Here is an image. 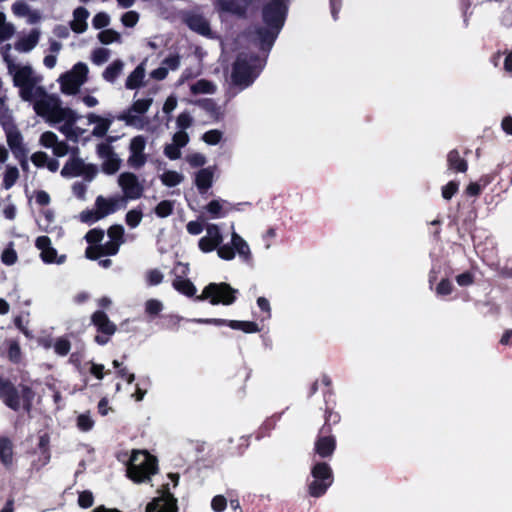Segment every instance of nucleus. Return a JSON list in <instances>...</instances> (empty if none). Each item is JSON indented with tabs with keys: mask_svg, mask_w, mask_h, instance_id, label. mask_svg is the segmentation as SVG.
<instances>
[{
	"mask_svg": "<svg viewBox=\"0 0 512 512\" xmlns=\"http://www.w3.org/2000/svg\"><path fill=\"white\" fill-rule=\"evenodd\" d=\"M323 409L324 423L319 428L314 443V452L322 459L331 458L336 450L337 441L332 434V427L341 421L340 413L335 410V405L326 400V407Z\"/></svg>",
	"mask_w": 512,
	"mask_h": 512,
	"instance_id": "1",
	"label": "nucleus"
},
{
	"mask_svg": "<svg viewBox=\"0 0 512 512\" xmlns=\"http://www.w3.org/2000/svg\"><path fill=\"white\" fill-rule=\"evenodd\" d=\"M34 398L35 392L30 386L20 384L18 390L9 378L0 376V399L11 410L19 411L22 401L23 410L29 413L32 410Z\"/></svg>",
	"mask_w": 512,
	"mask_h": 512,
	"instance_id": "2",
	"label": "nucleus"
},
{
	"mask_svg": "<svg viewBox=\"0 0 512 512\" xmlns=\"http://www.w3.org/2000/svg\"><path fill=\"white\" fill-rule=\"evenodd\" d=\"M158 460L148 451L134 450L127 464V476L140 484L151 480L158 473Z\"/></svg>",
	"mask_w": 512,
	"mask_h": 512,
	"instance_id": "3",
	"label": "nucleus"
},
{
	"mask_svg": "<svg viewBox=\"0 0 512 512\" xmlns=\"http://www.w3.org/2000/svg\"><path fill=\"white\" fill-rule=\"evenodd\" d=\"M261 59L255 53H239L232 66L231 80L236 86H250L259 74Z\"/></svg>",
	"mask_w": 512,
	"mask_h": 512,
	"instance_id": "4",
	"label": "nucleus"
},
{
	"mask_svg": "<svg viewBox=\"0 0 512 512\" xmlns=\"http://www.w3.org/2000/svg\"><path fill=\"white\" fill-rule=\"evenodd\" d=\"M310 474L313 480L307 485L308 494L314 498L322 497L334 482L331 466L325 461H317L312 465Z\"/></svg>",
	"mask_w": 512,
	"mask_h": 512,
	"instance_id": "5",
	"label": "nucleus"
},
{
	"mask_svg": "<svg viewBox=\"0 0 512 512\" xmlns=\"http://www.w3.org/2000/svg\"><path fill=\"white\" fill-rule=\"evenodd\" d=\"M237 294L238 290L226 282H211L204 287L202 293L197 295L195 300L199 302L208 300L214 306L220 304L229 306L235 303Z\"/></svg>",
	"mask_w": 512,
	"mask_h": 512,
	"instance_id": "6",
	"label": "nucleus"
},
{
	"mask_svg": "<svg viewBox=\"0 0 512 512\" xmlns=\"http://www.w3.org/2000/svg\"><path fill=\"white\" fill-rule=\"evenodd\" d=\"M289 0H271L262 7V20L266 26L281 30L288 13Z\"/></svg>",
	"mask_w": 512,
	"mask_h": 512,
	"instance_id": "7",
	"label": "nucleus"
},
{
	"mask_svg": "<svg viewBox=\"0 0 512 512\" xmlns=\"http://www.w3.org/2000/svg\"><path fill=\"white\" fill-rule=\"evenodd\" d=\"M91 324L97 332L94 341L101 346L106 345L117 331L116 324L109 319L103 310H96L91 315Z\"/></svg>",
	"mask_w": 512,
	"mask_h": 512,
	"instance_id": "8",
	"label": "nucleus"
},
{
	"mask_svg": "<svg viewBox=\"0 0 512 512\" xmlns=\"http://www.w3.org/2000/svg\"><path fill=\"white\" fill-rule=\"evenodd\" d=\"M98 173L94 164H86L79 157H71L63 166L60 174L64 178L83 176L86 181H92Z\"/></svg>",
	"mask_w": 512,
	"mask_h": 512,
	"instance_id": "9",
	"label": "nucleus"
},
{
	"mask_svg": "<svg viewBox=\"0 0 512 512\" xmlns=\"http://www.w3.org/2000/svg\"><path fill=\"white\" fill-rule=\"evenodd\" d=\"M162 495L154 498L146 506V512H178L177 499L169 491L168 484L163 485Z\"/></svg>",
	"mask_w": 512,
	"mask_h": 512,
	"instance_id": "10",
	"label": "nucleus"
},
{
	"mask_svg": "<svg viewBox=\"0 0 512 512\" xmlns=\"http://www.w3.org/2000/svg\"><path fill=\"white\" fill-rule=\"evenodd\" d=\"M151 104V98L138 99L133 102V104L127 111H124L122 114H120L118 116V119L124 121L128 126L142 128L144 125L143 119L140 116L133 115L132 113L134 112L143 115L148 111Z\"/></svg>",
	"mask_w": 512,
	"mask_h": 512,
	"instance_id": "11",
	"label": "nucleus"
},
{
	"mask_svg": "<svg viewBox=\"0 0 512 512\" xmlns=\"http://www.w3.org/2000/svg\"><path fill=\"white\" fill-rule=\"evenodd\" d=\"M193 321L214 326H228L233 330H241L247 334L257 333L260 331L258 324L253 321L228 320L221 318H199L194 319Z\"/></svg>",
	"mask_w": 512,
	"mask_h": 512,
	"instance_id": "12",
	"label": "nucleus"
},
{
	"mask_svg": "<svg viewBox=\"0 0 512 512\" xmlns=\"http://www.w3.org/2000/svg\"><path fill=\"white\" fill-rule=\"evenodd\" d=\"M118 184L121 187L124 198L139 199L143 195L144 187L138 177L132 172H123L118 177Z\"/></svg>",
	"mask_w": 512,
	"mask_h": 512,
	"instance_id": "13",
	"label": "nucleus"
},
{
	"mask_svg": "<svg viewBox=\"0 0 512 512\" xmlns=\"http://www.w3.org/2000/svg\"><path fill=\"white\" fill-rule=\"evenodd\" d=\"M9 72H13L14 86L20 87L24 85H31L36 82L33 78V70L30 66H17L13 63L8 64Z\"/></svg>",
	"mask_w": 512,
	"mask_h": 512,
	"instance_id": "14",
	"label": "nucleus"
},
{
	"mask_svg": "<svg viewBox=\"0 0 512 512\" xmlns=\"http://www.w3.org/2000/svg\"><path fill=\"white\" fill-rule=\"evenodd\" d=\"M0 462L7 471H11L14 464L13 443L7 436H0Z\"/></svg>",
	"mask_w": 512,
	"mask_h": 512,
	"instance_id": "15",
	"label": "nucleus"
},
{
	"mask_svg": "<svg viewBox=\"0 0 512 512\" xmlns=\"http://www.w3.org/2000/svg\"><path fill=\"white\" fill-rule=\"evenodd\" d=\"M280 30L271 27H257L255 33L257 35L260 48L262 50H270L279 34Z\"/></svg>",
	"mask_w": 512,
	"mask_h": 512,
	"instance_id": "16",
	"label": "nucleus"
},
{
	"mask_svg": "<svg viewBox=\"0 0 512 512\" xmlns=\"http://www.w3.org/2000/svg\"><path fill=\"white\" fill-rule=\"evenodd\" d=\"M89 11L84 7H77L73 11V20L70 22V28L77 34L84 33L87 30V19Z\"/></svg>",
	"mask_w": 512,
	"mask_h": 512,
	"instance_id": "17",
	"label": "nucleus"
},
{
	"mask_svg": "<svg viewBox=\"0 0 512 512\" xmlns=\"http://www.w3.org/2000/svg\"><path fill=\"white\" fill-rule=\"evenodd\" d=\"M124 198H109L106 199L103 196H98L95 201L96 208L99 211L100 216L103 218L107 215L114 213L119 209L120 202H123Z\"/></svg>",
	"mask_w": 512,
	"mask_h": 512,
	"instance_id": "18",
	"label": "nucleus"
},
{
	"mask_svg": "<svg viewBox=\"0 0 512 512\" xmlns=\"http://www.w3.org/2000/svg\"><path fill=\"white\" fill-rule=\"evenodd\" d=\"M186 23L192 31L202 36H209L211 34L210 24L202 15H191L187 18Z\"/></svg>",
	"mask_w": 512,
	"mask_h": 512,
	"instance_id": "19",
	"label": "nucleus"
},
{
	"mask_svg": "<svg viewBox=\"0 0 512 512\" xmlns=\"http://www.w3.org/2000/svg\"><path fill=\"white\" fill-rule=\"evenodd\" d=\"M448 169L456 173H465L468 170V162L460 156L457 149H452L447 154Z\"/></svg>",
	"mask_w": 512,
	"mask_h": 512,
	"instance_id": "20",
	"label": "nucleus"
},
{
	"mask_svg": "<svg viewBox=\"0 0 512 512\" xmlns=\"http://www.w3.org/2000/svg\"><path fill=\"white\" fill-rule=\"evenodd\" d=\"M231 244L235 249V254L238 253L244 262H250L252 260V253L248 243L238 233H232Z\"/></svg>",
	"mask_w": 512,
	"mask_h": 512,
	"instance_id": "21",
	"label": "nucleus"
},
{
	"mask_svg": "<svg viewBox=\"0 0 512 512\" xmlns=\"http://www.w3.org/2000/svg\"><path fill=\"white\" fill-rule=\"evenodd\" d=\"M213 184V171L211 168H202L196 173L195 185L201 194H204Z\"/></svg>",
	"mask_w": 512,
	"mask_h": 512,
	"instance_id": "22",
	"label": "nucleus"
},
{
	"mask_svg": "<svg viewBox=\"0 0 512 512\" xmlns=\"http://www.w3.org/2000/svg\"><path fill=\"white\" fill-rule=\"evenodd\" d=\"M173 288L187 297H196V287L191 280L183 278L181 275H176L172 281Z\"/></svg>",
	"mask_w": 512,
	"mask_h": 512,
	"instance_id": "23",
	"label": "nucleus"
},
{
	"mask_svg": "<svg viewBox=\"0 0 512 512\" xmlns=\"http://www.w3.org/2000/svg\"><path fill=\"white\" fill-rule=\"evenodd\" d=\"M59 82L61 91L66 95H75L82 86L81 81L74 79L73 76L67 72L60 76Z\"/></svg>",
	"mask_w": 512,
	"mask_h": 512,
	"instance_id": "24",
	"label": "nucleus"
},
{
	"mask_svg": "<svg viewBox=\"0 0 512 512\" xmlns=\"http://www.w3.org/2000/svg\"><path fill=\"white\" fill-rule=\"evenodd\" d=\"M39 31L33 29L29 35L20 38L15 43V49L20 52H29L31 51L39 41Z\"/></svg>",
	"mask_w": 512,
	"mask_h": 512,
	"instance_id": "25",
	"label": "nucleus"
},
{
	"mask_svg": "<svg viewBox=\"0 0 512 512\" xmlns=\"http://www.w3.org/2000/svg\"><path fill=\"white\" fill-rule=\"evenodd\" d=\"M217 8L237 16H244L246 13V7L239 5L235 0H217Z\"/></svg>",
	"mask_w": 512,
	"mask_h": 512,
	"instance_id": "26",
	"label": "nucleus"
},
{
	"mask_svg": "<svg viewBox=\"0 0 512 512\" xmlns=\"http://www.w3.org/2000/svg\"><path fill=\"white\" fill-rule=\"evenodd\" d=\"M145 77V69L142 65H138L127 77L125 86L127 89H137L143 84Z\"/></svg>",
	"mask_w": 512,
	"mask_h": 512,
	"instance_id": "27",
	"label": "nucleus"
},
{
	"mask_svg": "<svg viewBox=\"0 0 512 512\" xmlns=\"http://www.w3.org/2000/svg\"><path fill=\"white\" fill-rule=\"evenodd\" d=\"M19 170L16 166L7 165L2 181V188L5 190L11 189L19 179Z\"/></svg>",
	"mask_w": 512,
	"mask_h": 512,
	"instance_id": "28",
	"label": "nucleus"
},
{
	"mask_svg": "<svg viewBox=\"0 0 512 512\" xmlns=\"http://www.w3.org/2000/svg\"><path fill=\"white\" fill-rule=\"evenodd\" d=\"M123 69V62L120 59L114 60L110 65L106 67L103 72V78L107 82H115L119 77Z\"/></svg>",
	"mask_w": 512,
	"mask_h": 512,
	"instance_id": "29",
	"label": "nucleus"
},
{
	"mask_svg": "<svg viewBox=\"0 0 512 512\" xmlns=\"http://www.w3.org/2000/svg\"><path fill=\"white\" fill-rule=\"evenodd\" d=\"M190 89L194 95L213 94L216 91V85L207 79H200L194 83Z\"/></svg>",
	"mask_w": 512,
	"mask_h": 512,
	"instance_id": "30",
	"label": "nucleus"
},
{
	"mask_svg": "<svg viewBox=\"0 0 512 512\" xmlns=\"http://www.w3.org/2000/svg\"><path fill=\"white\" fill-rule=\"evenodd\" d=\"M7 358L10 362L18 364L22 359V351L20 344L17 340H8Z\"/></svg>",
	"mask_w": 512,
	"mask_h": 512,
	"instance_id": "31",
	"label": "nucleus"
},
{
	"mask_svg": "<svg viewBox=\"0 0 512 512\" xmlns=\"http://www.w3.org/2000/svg\"><path fill=\"white\" fill-rule=\"evenodd\" d=\"M174 212V201L172 200H162L159 202L155 208L154 213L159 218H166L172 215Z\"/></svg>",
	"mask_w": 512,
	"mask_h": 512,
	"instance_id": "32",
	"label": "nucleus"
},
{
	"mask_svg": "<svg viewBox=\"0 0 512 512\" xmlns=\"http://www.w3.org/2000/svg\"><path fill=\"white\" fill-rule=\"evenodd\" d=\"M161 182L167 187H175L183 181V176L173 170H168L160 176Z\"/></svg>",
	"mask_w": 512,
	"mask_h": 512,
	"instance_id": "33",
	"label": "nucleus"
},
{
	"mask_svg": "<svg viewBox=\"0 0 512 512\" xmlns=\"http://www.w3.org/2000/svg\"><path fill=\"white\" fill-rule=\"evenodd\" d=\"M120 165L121 160L115 154L112 157L104 159V162L102 163V171L107 175H113L119 170Z\"/></svg>",
	"mask_w": 512,
	"mask_h": 512,
	"instance_id": "34",
	"label": "nucleus"
},
{
	"mask_svg": "<svg viewBox=\"0 0 512 512\" xmlns=\"http://www.w3.org/2000/svg\"><path fill=\"white\" fill-rule=\"evenodd\" d=\"M67 73L72 75L74 79L81 81V85H83L87 80L88 67L85 63L78 62Z\"/></svg>",
	"mask_w": 512,
	"mask_h": 512,
	"instance_id": "35",
	"label": "nucleus"
},
{
	"mask_svg": "<svg viewBox=\"0 0 512 512\" xmlns=\"http://www.w3.org/2000/svg\"><path fill=\"white\" fill-rule=\"evenodd\" d=\"M18 260V255L16 250L14 249V243L9 242L7 247L3 250L1 254V261L3 264L7 266L14 265Z\"/></svg>",
	"mask_w": 512,
	"mask_h": 512,
	"instance_id": "36",
	"label": "nucleus"
},
{
	"mask_svg": "<svg viewBox=\"0 0 512 512\" xmlns=\"http://www.w3.org/2000/svg\"><path fill=\"white\" fill-rule=\"evenodd\" d=\"M8 147L11 149L24 146L23 137L18 128L5 133Z\"/></svg>",
	"mask_w": 512,
	"mask_h": 512,
	"instance_id": "37",
	"label": "nucleus"
},
{
	"mask_svg": "<svg viewBox=\"0 0 512 512\" xmlns=\"http://www.w3.org/2000/svg\"><path fill=\"white\" fill-rule=\"evenodd\" d=\"M56 115L58 121H65L68 125H74L78 120L76 112L70 108H59Z\"/></svg>",
	"mask_w": 512,
	"mask_h": 512,
	"instance_id": "38",
	"label": "nucleus"
},
{
	"mask_svg": "<svg viewBox=\"0 0 512 512\" xmlns=\"http://www.w3.org/2000/svg\"><path fill=\"white\" fill-rule=\"evenodd\" d=\"M113 367L117 370L118 377L124 379L127 381V383L131 384L135 380V375L133 373H130L128 369L123 366V361L119 360H113L112 362Z\"/></svg>",
	"mask_w": 512,
	"mask_h": 512,
	"instance_id": "39",
	"label": "nucleus"
},
{
	"mask_svg": "<svg viewBox=\"0 0 512 512\" xmlns=\"http://www.w3.org/2000/svg\"><path fill=\"white\" fill-rule=\"evenodd\" d=\"M121 38L120 34L113 29L102 30L98 34V39L102 44L108 45L113 42L119 41Z\"/></svg>",
	"mask_w": 512,
	"mask_h": 512,
	"instance_id": "40",
	"label": "nucleus"
},
{
	"mask_svg": "<svg viewBox=\"0 0 512 512\" xmlns=\"http://www.w3.org/2000/svg\"><path fill=\"white\" fill-rule=\"evenodd\" d=\"M222 243V241H219V240H213L212 238L210 237H202L199 242H198V246H199V249L204 252V253H209V252H212L214 251L215 249L218 248V246Z\"/></svg>",
	"mask_w": 512,
	"mask_h": 512,
	"instance_id": "41",
	"label": "nucleus"
},
{
	"mask_svg": "<svg viewBox=\"0 0 512 512\" xmlns=\"http://www.w3.org/2000/svg\"><path fill=\"white\" fill-rule=\"evenodd\" d=\"M0 125L5 133L17 128L16 124L14 123L13 117L8 110L0 112Z\"/></svg>",
	"mask_w": 512,
	"mask_h": 512,
	"instance_id": "42",
	"label": "nucleus"
},
{
	"mask_svg": "<svg viewBox=\"0 0 512 512\" xmlns=\"http://www.w3.org/2000/svg\"><path fill=\"white\" fill-rule=\"evenodd\" d=\"M142 217L143 213L140 209H132L126 213L125 221L129 227L135 228L140 224Z\"/></svg>",
	"mask_w": 512,
	"mask_h": 512,
	"instance_id": "43",
	"label": "nucleus"
},
{
	"mask_svg": "<svg viewBox=\"0 0 512 512\" xmlns=\"http://www.w3.org/2000/svg\"><path fill=\"white\" fill-rule=\"evenodd\" d=\"M76 424L80 431L88 432L94 427V420L91 418L89 413H83L77 417Z\"/></svg>",
	"mask_w": 512,
	"mask_h": 512,
	"instance_id": "44",
	"label": "nucleus"
},
{
	"mask_svg": "<svg viewBox=\"0 0 512 512\" xmlns=\"http://www.w3.org/2000/svg\"><path fill=\"white\" fill-rule=\"evenodd\" d=\"M146 146V138L143 135H137L130 141L129 150L130 153H144Z\"/></svg>",
	"mask_w": 512,
	"mask_h": 512,
	"instance_id": "45",
	"label": "nucleus"
},
{
	"mask_svg": "<svg viewBox=\"0 0 512 512\" xmlns=\"http://www.w3.org/2000/svg\"><path fill=\"white\" fill-rule=\"evenodd\" d=\"M103 238L104 230L100 228H93L89 230L85 235V240L87 241V243L94 246L99 245Z\"/></svg>",
	"mask_w": 512,
	"mask_h": 512,
	"instance_id": "46",
	"label": "nucleus"
},
{
	"mask_svg": "<svg viewBox=\"0 0 512 512\" xmlns=\"http://www.w3.org/2000/svg\"><path fill=\"white\" fill-rule=\"evenodd\" d=\"M197 104L207 113L211 115H217L219 113V107L214 99L204 98L197 101Z\"/></svg>",
	"mask_w": 512,
	"mask_h": 512,
	"instance_id": "47",
	"label": "nucleus"
},
{
	"mask_svg": "<svg viewBox=\"0 0 512 512\" xmlns=\"http://www.w3.org/2000/svg\"><path fill=\"white\" fill-rule=\"evenodd\" d=\"M111 123V119L101 118V120L96 123L97 125L94 127L92 134L96 137L105 136L110 128Z\"/></svg>",
	"mask_w": 512,
	"mask_h": 512,
	"instance_id": "48",
	"label": "nucleus"
},
{
	"mask_svg": "<svg viewBox=\"0 0 512 512\" xmlns=\"http://www.w3.org/2000/svg\"><path fill=\"white\" fill-rule=\"evenodd\" d=\"M222 135L220 130L212 129L203 134L202 140L208 145H217L221 141Z\"/></svg>",
	"mask_w": 512,
	"mask_h": 512,
	"instance_id": "49",
	"label": "nucleus"
},
{
	"mask_svg": "<svg viewBox=\"0 0 512 512\" xmlns=\"http://www.w3.org/2000/svg\"><path fill=\"white\" fill-rule=\"evenodd\" d=\"M163 309V304L157 299H149L145 303V312L150 316H157Z\"/></svg>",
	"mask_w": 512,
	"mask_h": 512,
	"instance_id": "50",
	"label": "nucleus"
},
{
	"mask_svg": "<svg viewBox=\"0 0 512 512\" xmlns=\"http://www.w3.org/2000/svg\"><path fill=\"white\" fill-rule=\"evenodd\" d=\"M107 234L110 240L121 241V244L124 242V228L120 224L110 226L107 230Z\"/></svg>",
	"mask_w": 512,
	"mask_h": 512,
	"instance_id": "51",
	"label": "nucleus"
},
{
	"mask_svg": "<svg viewBox=\"0 0 512 512\" xmlns=\"http://www.w3.org/2000/svg\"><path fill=\"white\" fill-rule=\"evenodd\" d=\"M71 349V343L66 338H59L54 344V351L60 356H66Z\"/></svg>",
	"mask_w": 512,
	"mask_h": 512,
	"instance_id": "52",
	"label": "nucleus"
},
{
	"mask_svg": "<svg viewBox=\"0 0 512 512\" xmlns=\"http://www.w3.org/2000/svg\"><path fill=\"white\" fill-rule=\"evenodd\" d=\"M217 254L221 259L229 261L235 258V249L232 244H220L217 248Z\"/></svg>",
	"mask_w": 512,
	"mask_h": 512,
	"instance_id": "53",
	"label": "nucleus"
},
{
	"mask_svg": "<svg viewBox=\"0 0 512 512\" xmlns=\"http://www.w3.org/2000/svg\"><path fill=\"white\" fill-rule=\"evenodd\" d=\"M102 218L103 217L100 216L98 209H96V210L86 209L80 213V220L83 223H87V224H92Z\"/></svg>",
	"mask_w": 512,
	"mask_h": 512,
	"instance_id": "54",
	"label": "nucleus"
},
{
	"mask_svg": "<svg viewBox=\"0 0 512 512\" xmlns=\"http://www.w3.org/2000/svg\"><path fill=\"white\" fill-rule=\"evenodd\" d=\"M110 56V51L106 48H96L92 52V61L97 64L101 65L108 61Z\"/></svg>",
	"mask_w": 512,
	"mask_h": 512,
	"instance_id": "55",
	"label": "nucleus"
},
{
	"mask_svg": "<svg viewBox=\"0 0 512 512\" xmlns=\"http://www.w3.org/2000/svg\"><path fill=\"white\" fill-rule=\"evenodd\" d=\"M94 503V496L93 493L89 490H84L79 493L78 496V505L83 508L87 509L90 508Z\"/></svg>",
	"mask_w": 512,
	"mask_h": 512,
	"instance_id": "56",
	"label": "nucleus"
},
{
	"mask_svg": "<svg viewBox=\"0 0 512 512\" xmlns=\"http://www.w3.org/2000/svg\"><path fill=\"white\" fill-rule=\"evenodd\" d=\"M120 245L121 241L110 240L105 244L99 246L101 247L104 256H114L118 253Z\"/></svg>",
	"mask_w": 512,
	"mask_h": 512,
	"instance_id": "57",
	"label": "nucleus"
},
{
	"mask_svg": "<svg viewBox=\"0 0 512 512\" xmlns=\"http://www.w3.org/2000/svg\"><path fill=\"white\" fill-rule=\"evenodd\" d=\"M110 23V17L105 12L97 13L92 19V25L95 29H103Z\"/></svg>",
	"mask_w": 512,
	"mask_h": 512,
	"instance_id": "58",
	"label": "nucleus"
},
{
	"mask_svg": "<svg viewBox=\"0 0 512 512\" xmlns=\"http://www.w3.org/2000/svg\"><path fill=\"white\" fill-rule=\"evenodd\" d=\"M58 137L52 131H46L40 136V144L46 148H53L57 144Z\"/></svg>",
	"mask_w": 512,
	"mask_h": 512,
	"instance_id": "59",
	"label": "nucleus"
},
{
	"mask_svg": "<svg viewBox=\"0 0 512 512\" xmlns=\"http://www.w3.org/2000/svg\"><path fill=\"white\" fill-rule=\"evenodd\" d=\"M12 11L16 16L25 17L31 12L28 4L22 0H18L12 4Z\"/></svg>",
	"mask_w": 512,
	"mask_h": 512,
	"instance_id": "60",
	"label": "nucleus"
},
{
	"mask_svg": "<svg viewBox=\"0 0 512 512\" xmlns=\"http://www.w3.org/2000/svg\"><path fill=\"white\" fill-rule=\"evenodd\" d=\"M146 161H147V156L145 155V153H140V154L130 153V156L128 158L129 166L136 168V169H139L142 166H144Z\"/></svg>",
	"mask_w": 512,
	"mask_h": 512,
	"instance_id": "61",
	"label": "nucleus"
},
{
	"mask_svg": "<svg viewBox=\"0 0 512 512\" xmlns=\"http://www.w3.org/2000/svg\"><path fill=\"white\" fill-rule=\"evenodd\" d=\"M459 189V183L456 181H449L446 185L442 187V197L445 200H450Z\"/></svg>",
	"mask_w": 512,
	"mask_h": 512,
	"instance_id": "62",
	"label": "nucleus"
},
{
	"mask_svg": "<svg viewBox=\"0 0 512 512\" xmlns=\"http://www.w3.org/2000/svg\"><path fill=\"white\" fill-rule=\"evenodd\" d=\"M139 20V14L136 11H128L121 17V22L125 27H134Z\"/></svg>",
	"mask_w": 512,
	"mask_h": 512,
	"instance_id": "63",
	"label": "nucleus"
},
{
	"mask_svg": "<svg viewBox=\"0 0 512 512\" xmlns=\"http://www.w3.org/2000/svg\"><path fill=\"white\" fill-rule=\"evenodd\" d=\"M453 291V285L447 278L442 279L436 286V293L440 296H447Z\"/></svg>",
	"mask_w": 512,
	"mask_h": 512,
	"instance_id": "64",
	"label": "nucleus"
}]
</instances>
